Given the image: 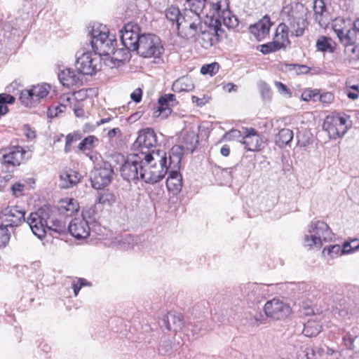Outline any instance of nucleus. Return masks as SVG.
<instances>
[{"label": "nucleus", "instance_id": "obj_42", "mask_svg": "<svg viewBox=\"0 0 359 359\" xmlns=\"http://www.w3.org/2000/svg\"><path fill=\"white\" fill-rule=\"evenodd\" d=\"M183 13H181L177 7L171 6L165 10V17L172 24H176L177 27H178V22L181 21V16Z\"/></svg>", "mask_w": 359, "mask_h": 359}, {"label": "nucleus", "instance_id": "obj_28", "mask_svg": "<svg viewBox=\"0 0 359 359\" xmlns=\"http://www.w3.org/2000/svg\"><path fill=\"white\" fill-rule=\"evenodd\" d=\"M170 172L168 177L166 180V186L169 191L174 194L179 193L182 187V177L179 172L178 168H175L172 165L169 164Z\"/></svg>", "mask_w": 359, "mask_h": 359}, {"label": "nucleus", "instance_id": "obj_60", "mask_svg": "<svg viewBox=\"0 0 359 359\" xmlns=\"http://www.w3.org/2000/svg\"><path fill=\"white\" fill-rule=\"evenodd\" d=\"M142 90L140 88H136L131 94L130 98L136 103H139L142 100Z\"/></svg>", "mask_w": 359, "mask_h": 359}, {"label": "nucleus", "instance_id": "obj_46", "mask_svg": "<svg viewBox=\"0 0 359 359\" xmlns=\"http://www.w3.org/2000/svg\"><path fill=\"white\" fill-rule=\"evenodd\" d=\"M344 48V52L348 57L350 62L359 60V45L358 43Z\"/></svg>", "mask_w": 359, "mask_h": 359}, {"label": "nucleus", "instance_id": "obj_52", "mask_svg": "<svg viewBox=\"0 0 359 359\" xmlns=\"http://www.w3.org/2000/svg\"><path fill=\"white\" fill-rule=\"evenodd\" d=\"M244 135L242 134L241 131L236 130V129H232L230 131L226 133L224 136L222 137L223 140L226 141H231V140H240V138H243Z\"/></svg>", "mask_w": 359, "mask_h": 359}, {"label": "nucleus", "instance_id": "obj_27", "mask_svg": "<svg viewBox=\"0 0 359 359\" xmlns=\"http://www.w3.org/2000/svg\"><path fill=\"white\" fill-rule=\"evenodd\" d=\"M273 22L271 21L270 18L266 15L257 22L251 25L249 27V30L258 41H261L269 34Z\"/></svg>", "mask_w": 359, "mask_h": 359}, {"label": "nucleus", "instance_id": "obj_18", "mask_svg": "<svg viewBox=\"0 0 359 359\" xmlns=\"http://www.w3.org/2000/svg\"><path fill=\"white\" fill-rule=\"evenodd\" d=\"M323 129L327 133L330 138L337 139L342 137L347 131V120L339 115L327 116L323 124Z\"/></svg>", "mask_w": 359, "mask_h": 359}, {"label": "nucleus", "instance_id": "obj_13", "mask_svg": "<svg viewBox=\"0 0 359 359\" xmlns=\"http://www.w3.org/2000/svg\"><path fill=\"white\" fill-rule=\"evenodd\" d=\"M25 211L18 205H8L0 210L1 222L13 229L25 222Z\"/></svg>", "mask_w": 359, "mask_h": 359}, {"label": "nucleus", "instance_id": "obj_45", "mask_svg": "<svg viewBox=\"0 0 359 359\" xmlns=\"http://www.w3.org/2000/svg\"><path fill=\"white\" fill-rule=\"evenodd\" d=\"M115 201L116 196L113 194L109 191H104L100 194L96 200V203L101 204L104 206H111Z\"/></svg>", "mask_w": 359, "mask_h": 359}, {"label": "nucleus", "instance_id": "obj_64", "mask_svg": "<svg viewBox=\"0 0 359 359\" xmlns=\"http://www.w3.org/2000/svg\"><path fill=\"white\" fill-rule=\"evenodd\" d=\"M223 90L228 93L236 92L238 90V86L233 83H227L223 86Z\"/></svg>", "mask_w": 359, "mask_h": 359}, {"label": "nucleus", "instance_id": "obj_41", "mask_svg": "<svg viewBox=\"0 0 359 359\" xmlns=\"http://www.w3.org/2000/svg\"><path fill=\"white\" fill-rule=\"evenodd\" d=\"M98 142L99 140L97 137L94 135H89L81 140L78 146V148L82 151L91 150L97 145Z\"/></svg>", "mask_w": 359, "mask_h": 359}, {"label": "nucleus", "instance_id": "obj_8", "mask_svg": "<svg viewBox=\"0 0 359 359\" xmlns=\"http://www.w3.org/2000/svg\"><path fill=\"white\" fill-rule=\"evenodd\" d=\"M163 50L160 38L153 34H143L136 50L140 56L145 58L159 57Z\"/></svg>", "mask_w": 359, "mask_h": 359}, {"label": "nucleus", "instance_id": "obj_5", "mask_svg": "<svg viewBox=\"0 0 359 359\" xmlns=\"http://www.w3.org/2000/svg\"><path fill=\"white\" fill-rule=\"evenodd\" d=\"M198 143V137L194 132L184 131L182 135V144L175 145L172 147L169 157L170 165L175 168L180 165L182 158L185 152L193 153Z\"/></svg>", "mask_w": 359, "mask_h": 359}, {"label": "nucleus", "instance_id": "obj_44", "mask_svg": "<svg viewBox=\"0 0 359 359\" xmlns=\"http://www.w3.org/2000/svg\"><path fill=\"white\" fill-rule=\"evenodd\" d=\"M316 47L318 50L322 52L333 53L334 50V48L331 43V39L325 36H321L317 40Z\"/></svg>", "mask_w": 359, "mask_h": 359}, {"label": "nucleus", "instance_id": "obj_3", "mask_svg": "<svg viewBox=\"0 0 359 359\" xmlns=\"http://www.w3.org/2000/svg\"><path fill=\"white\" fill-rule=\"evenodd\" d=\"M90 43L95 53L101 55H109L116 46V39L109 29L102 25H95L89 31Z\"/></svg>", "mask_w": 359, "mask_h": 359}, {"label": "nucleus", "instance_id": "obj_49", "mask_svg": "<svg viewBox=\"0 0 359 359\" xmlns=\"http://www.w3.org/2000/svg\"><path fill=\"white\" fill-rule=\"evenodd\" d=\"M283 48H280V46H279V43L278 41H276L274 39H273V41L269 42L265 44H262L260 46L259 50L263 54H269L273 52H275L276 50H278L280 49H282Z\"/></svg>", "mask_w": 359, "mask_h": 359}, {"label": "nucleus", "instance_id": "obj_34", "mask_svg": "<svg viewBox=\"0 0 359 359\" xmlns=\"http://www.w3.org/2000/svg\"><path fill=\"white\" fill-rule=\"evenodd\" d=\"M59 212L66 217H71L79 209L77 201L73 198H65L60 201Z\"/></svg>", "mask_w": 359, "mask_h": 359}, {"label": "nucleus", "instance_id": "obj_56", "mask_svg": "<svg viewBox=\"0 0 359 359\" xmlns=\"http://www.w3.org/2000/svg\"><path fill=\"white\" fill-rule=\"evenodd\" d=\"M95 207H91L88 209H85L82 211V217L81 218H85L86 220L87 219H89L90 221L95 219Z\"/></svg>", "mask_w": 359, "mask_h": 359}, {"label": "nucleus", "instance_id": "obj_50", "mask_svg": "<svg viewBox=\"0 0 359 359\" xmlns=\"http://www.w3.org/2000/svg\"><path fill=\"white\" fill-rule=\"evenodd\" d=\"M219 69V64L217 62H212L203 65L201 68V73L202 74H210L213 76L218 72Z\"/></svg>", "mask_w": 359, "mask_h": 359}, {"label": "nucleus", "instance_id": "obj_23", "mask_svg": "<svg viewBox=\"0 0 359 359\" xmlns=\"http://www.w3.org/2000/svg\"><path fill=\"white\" fill-rule=\"evenodd\" d=\"M241 291L244 299L250 304H258L264 298V286L255 283H247Z\"/></svg>", "mask_w": 359, "mask_h": 359}, {"label": "nucleus", "instance_id": "obj_36", "mask_svg": "<svg viewBox=\"0 0 359 359\" xmlns=\"http://www.w3.org/2000/svg\"><path fill=\"white\" fill-rule=\"evenodd\" d=\"M293 138V132L289 128H283L275 137V142L277 145L283 147L289 144Z\"/></svg>", "mask_w": 359, "mask_h": 359}, {"label": "nucleus", "instance_id": "obj_22", "mask_svg": "<svg viewBox=\"0 0 359 359\" xmlns=\"http://www.w3.org/2000/svg\"><path fill=\"white\" fill-rule=\"evenodd\" d=\"M88 222L85 218H74L68 225V230L71 235L77 240L87 238L90 236V231Z\"/></svg>", "mask_w": 359, "mask_h": 359}, {"label": "nucleus", "instance_id": "obj_40", "mask_svg": "<svg viewBox=\"0 0 359 359\" xmlns=\"http://www.w3.org/2000/svg\"><path fill=\"white\" fill-rule=\"evenodd\" d=\"M114 244L123 250H128L133 247L134 237L130 234L121 235L116 238Z\"/></svg>", "mask_w": 359, "mask_h": 359}, {"label": "nucleus", "instance_id": "obj_21", "mask_svg": "<svg viewBox=\"0 0 359 359\" xmlns=\"http://www.w3.org/2000/svg\"><path fill=\"white\" fill-rule=\"evenodd\" d=\"M334 314L342 320H351L359 316V304L350 299L342 298L336 306Z\"/></svg>", "mask_w": 359, "mask_h": 359}, {"label": "nucleus", "instance_id": "obj_11", "mask_svg": "<svg viewBox=\"0 0 359 359\" xmlns=\"http://www.w3.org/2000/svg\"><path fill=\"white\" fill-rule=\"evenodd\" d=\"M50 219V210L48 208H40L32 212L26 222L34 235L41 238L46 232L48 219Z\"/></svg>", "mask_w": 359, "mask_h": 359}, {"label": "nucleus", "instance_id": "obj_57", "mask_svg": "<svg viewBox=\"0 0 359 359\" xmlns=\"http://www.w3.org/2000/svg\"><path fill=\"white\" fill-rule=\"evenodd\" d=\"M315 353L311 348H306L299 354L300 359H314Z\"/></svg>", "mask_w": 359, "mask_h": 359}, {"label": "nucleus", "instance_id": "obj_17", "mask_svg": "<svg viewBox=\"0 0 359 359\" xmlns=\"http://www.w3.org/2000/svg\"><path fill=\"white\" fill-rule=\"evenodd\" d=\"M114 170L108 162H104L100 167H95L90 174L92 187L95 189H101L107 187L111 182Z\"/></svg>", "mask_w": 359, "mask_h": 359}, {"label": "nucleus", "instance_id": "obj_29", "mask_svg": "<svg viewBox=\"0 0 359 359\" xmlns=\"http://www.w3.org/2000/svg\"><path fill=\"white\" fill-rule=\"evenodd\" d=\"M334 31L344 47L358 43L357 34L351 27L348 29L337 28L334 25Z\"/></svg>", "mask_w": 359, "mask_h": 359}, {"label": "nucleus", "instance_id": "obj_33", "mask_svg": "<svg viewBox=\"0 0 359 359\" xmlns=\"http://www.w3.org/2000/svg\"><path fill=\"white\" fill-rule=\"evenodd\" d=\"M289 29V25H286L285 22L279 24L276 28L273 39L278 42L280 48H285L287 45L290 44L288 38Z\"/></svg>", "mask_w": 359, "mask_h": 359}, {"label": "nucleus", "instance_id": "obj_4", "mask_svg": "<svg viewBox=\"0 0 359 359\" xmlns=\"http://www.w3.org/2000/svg\"><path fill=\"white\" fill-rule=\"evenodd\" d=\"M333 233L329 226L323 221L313 220L308 227V234L304 238L305 246L320 248L323 242L332 241Z\"/></svg>", "mask_w": 359, "mask_h": 359}, {"label": "nucleus", "instance_id": "obj_55", "mask_svg": "<svg viewBox=\"0 0 359 359\" xmlns=\"http://www.w3.org/2000/svg\"><path fill=\"white\" fill-rule=\"evenodd\" d=\"M186 8L184 11H191L194 14H196L197 15L200 16L201 13L202 12L203 9H198L197 7L196 2L194 1H187L185 4Z\"/></svg>", "mask_w": 359, "mask_h": 359}, {"label": "nucleus", "instance_id": "obj_15", "mask_svg": "<svg viewBox=\"0 0 359 359\" xmlns=\"http://www.w3.org/2000/svg\"><path fill=\"white\" fill-rule=\"evenodd\" d=\"M223 33L224 30L221 27L220 21L215 20L210 26L205 25L204 29L203 27H200L196 40L192 41L198 42L203 48L208 49L213 44L214 36L219 38Z\"/></svg>", "mask_w": 359, "mask_h": 359}, {"label": "nucleus", "instance_id": "obj_12", "mask_svg": "<svg viewBox=\"0 0 359 359\" xmlns=\"http://www.w3.org/2000/svg\"><path fill=\"white\" fill-rule=\"evenodd\" d=\"M50 90V86L48 83L33 86L30 89H25L21 91L20 100L25 107H34L47 97Z\"/></svg>", "mask_w": 359, "mask_h": 359}, {"label": "nucleus", "instance_id": "obj_38", "mask_svg": "<svg viewBox=\"0 0 359 359\" xmlns=\"http://www.w3.org/2000/svg\"><path fill=\"white\" fill-rule=\"evenodd\" d=\"M313 11L316 21H317L320 26L325 24V22L323 21V18L324 13L326 11V7L323 0H314Z\"/></svg>", "mask_w": 359, "mask_h": 359}, {"label": "nucleus", "instance_id": "obj_25", "mask_svg": "<svg viewBox=\"0 0 359 359\" xmlns=\"http://www.w3.org/2000/svg\"><path fill=\"white\" fill-rule=\"evenodd\" d=\"M248 151H259L264 147V141L254 128H245L243 141H241Z\"/></svg>", "mask_w": 359, "mask_h": 359}, {"label": "nucleus", "instance_id": "obj_30", "mask_svg": "<svg viewBox=\"0 0 359 359\" xmlns=\"http://www.w3.org/2000/svg\"><path fill=\"white\" fill-rule=\"evenodd\" d=\"M81 180V175L77 172L69 169L60 174V186L63 189H68L76 185Z\"/></svg>", "mask_w": 359, "mask_h": 359}, {"label": "nucleus", "instance_id": "obj_10", "mask_svg": "<svg viewBox=\"0 0 359 359\" xmlns=\"http://www.w3.org/2000/svg\"><path fill=\"white\" fill-rule=\"evenodd\" d=\"M76 57V68L82 76H93L101 68V57L95 52H84Z\"/></svg>", "mask_w": 359, "mask_h": 359}, {"label": "nucleus", "instance_id": "obj_20", "mask_svg": "<svg viewBox=\"0 0 359 359\" xmlns=\"http://www.w3.org/2000/svg\"><path fill=\"white\" fill-rule=\"evenodd\" d=\"M264 309L267 317L277 320L285 318L290 313V306L277 299L268 301L265 304Z\"/></svg>", "mask_w": 359, "mask_h": 359}, {"label": "nucleus", "instance_id": "obj_1", "mask_svg": "<svg viewBox=\"0 0 359 359\" xmlns=\"http://www.w3.org/2000/svg\"><path fill=\"white\" fill-rule=\"evenodd\" d=\"M144 169L141 170L140 178L146 183L155 184L164 178L168 172L169 158L163 150L158 149L144 155Z\"/></svg>", "mask_w": 359, "mask_h": 359}, {"label": "nucleus", "instance_id": "obj_43", "mask_svg": "<svg viewBox=\"0 0 359 359\" xmlns=\"http://www.w3.org/2000/svg\"><path fill=\"white\" fill-rule=\"evenodd\" d=\"M158 109L154 112V116H161L162 118H165L171 114V104L168 102H161V97L158 99Z\"/></svg>", "mask_w": 359, "mask_h": 359}, {"label": "nucleus", "instance_id": "obj_47", "mask_svg": "<svg viewBox=\"0 0 359 359\" xmlns=\"http://www.w3.org/2000/svg\"><path fill=\"white\" fill-rule=\"evenodd\" d=\"M322 254L323 256L327 255L331 259H334L339 255H342L341 246L339 245H332L328 247L324 248Z\"/></svg>", "mask_w": 359, "mask_h": 359}, {"label": "nucleus", "instance_id": "obj_16", "mask_svg": "<svg viewBox=\"0 0 359 359\" xmlns=\"http://www.w3.org/2000/svg\"><path fill=\"white\" fill-rule=\"evenodd\" d=\"M121 41L123 46L130 51L138 49L139 41L143 34L138 25L129 22L120 30Z\"/></svg>", "mask_w": 359, "mask_h": 359}, {"label": "nucleus", "instance_id": "obj_58", "mask_svg": "<svg viewBox=\"0 0 359 359\" xmlns=\"http://www.w3.org/2000/svg\"><path fill=\"white\" fill-rule=\"evenodd\" d=\"M15 97L13 95L6 93L0 94V105L4 104H13L15 102Z\"/></svg>", "mask_w": 359, "mask_h": 359}, {"label": "nucleus", "instance_id": "obj_37", "mask_svg": "<svg viewBox=\"0 0 359 359\" xmlns=\"http://www.w3.org/2000/svg\"><path fill=\"white\" fill-rule=\"evenodd\" d=\"M129 50L125 48L115 49L109 55L114 65H120L129 57Z\"/></svg>", "mask_w": 359, "mask_h": 359}, {"label": "nucleus", "instance_id": "obj_24", "mask_svg": "<svg viewBox=\"0 0 359 359\" xmlns=\"http://www.w3.org/2000/svg\"><path fill=\"white\" fill-rule=\"evenodd\" d=\"M161 327L170 331L177 332L183 328L184 322L182 314L175 312H168L158 322Z\"/></svg>", "mask_w": 359, "mask_h": 359}, {"label": "nucleus", "instance_id": "obj_51", "mask_svg": "<svg viewBox=\"0 0 359 359\" xmlns=\"http://www.w3.org/2000/svg\"><path fill=\"white\" fill-rule=\"evenodd\" d=\"M318 90L306 89L303 91L301 97L302 100L305 102H309L311 100L316 102V100H318Z\"/></svg>", "mask_w": 359, "mask_h": 359}, {"label": "nucleus", "instance_id": "obj_9", "mask_svg": "<svg viewBox=\"0 0 359 359\" xmlns=\"http://www.w3.org/2000/svg\"><path fill=\"white\" fill-rule=\"evenodd\" d=\"M144 158L139 154H131L121 165L120 172L123 180L137 184L140 178L141 170L144 169Z\"/></svg>", "mask_w": 359, "mask_h": 359}, {"label": "nucleus", "instance_id": "obj_59", "mask_svg": "<svg viewBox=\"0 0 359 359\" xmlns=\"http://www.w3.org/2000/svg\"><path fill=\"white\" fill-rule=\"evenodd\" d=\"M274 85L280 93L284 94V95L287 94V95H289V96L291 95V93H290V90L283 83H281L280 81H274Z\"/></svg>", "mask_w": 359, "mask_h": 359}, {"label": "nucleus", "instance_id": "obj_6", "mask_svg": "<svg viewBox=\"0 0 359 359\" xmlns=\"http://www.w3.org/2000/svg\"><path fill=\"white\" fill-rule=\"evenodd\" d=\"M30 157V153L20 146L5 148L0 151L1 164L4 169L8 172H12L15 167L20 165L23 161Z\"/></svg>", "mask_w": 359, "mask_h": 359}, {"label": "nucleus", "instance_id": "obj_61", "mask_svg": "<svg viewBox=\"0 0 359 359\" xmlns=\"http://www.w3.org/2000/svg\"><path fill=\"white\" fill-rule=\"evenodd\" d=\"M289 69H294L297 72H307L309 70V68L306 65H299L297 64H291L288 65Z\"/></svg>", "mask_w": 359, "mask_h": 359}, {"label": "nucleus", "instance_id": "obj_2", "mask_svg": "<svg viewBox=\"0 0 359 359\" xmlns=\"http://www.w3.org/2000/svg\"><path fill=\"white\" fill-rule=\"evenodd\" d=\"M307 13V8L297 1H292L283 6L280 16L288 24L291 36L300 37L304 34L308 25Z\"/></svg>", "mask_w": 359, "mask_h": 359}, {"label": "nucleus", "instance_id": "obj_31", "mask_svg": "<svg viewBox=\"0 0 359 359\" xmlns=\"http://www.w3.org/2000/svg\"><path fill=\"white\" fill-rule=\"evenodd\" d=\"M320 315H314L304 324L302 333L309 337L316 336L321 330Z\"/></svg>", "mask_w": 359, "mask_h": 359}, {"label": "nucleus", "instance_id": "obj_39", "mask_svg": "<svg viewBox=\"0 0 359 359\" xmlns=\"http://www.w3.org/2000/svg\"><path fill=\"white\" fill-rule=\"evenodd\" d=\"M47 229L53 231L58 233H62L66 231V224L65 222L55 218L50 210V219H48Z\"/></svg>", "mask_w": 359, "mask_h": 359}, {"label": "nucleus", "instance_id": "obj_14", "mask_svg": "<svg viewBox=\"0 0 359 359\" xmlns=\"http://www.w3.org/2000/svg\"><path fill=\"white\" fill-rule=\"evenodd\" d=\"M157 137L152 128H147L141 130L135 142L133 143V147L138 149L140 151V156L142 158L144 155L151 153L155 150L157 145Z\"/></svg>", "mask_w": 359, "mask_h": 359}, {"label": "nucleus", "instance_id": "obj_26", "mask_svg": "<svg viewBox=\"0 0 359 359\" xmlns=\"http://www.w3.org/2000/svg\"><path fill=\"white\" fill-rule=\"evenodd\" d=\"M58 79L62 86L69 88L74 86L82 84L83 76L78 70L75 71L69 68L59 70Z\"/></svg>", "mask_w": 359, "mask_h": 359}, {"label": "nucleus", "instance_id": "obj_54", "mask_svg": "<svg viewBox=\"0 0 359 359\" xmlns=\"http://www.w3.org/2000/svg\"><path fill=\"white\" fill-rule=\"evenodd\" d=\"M334 95L332 93L326 92L318 95V100L324 104H330L334 100Z\"/></svg>", "mask_w": 359, "mask_h": 359}, {"label": "nucleus", "instance_id": "obj_19", "mask_svg": "<svg viewBox=\"0 0 359 359\" xmlns=\"http://www.w3.org/2000/svg\"><path fill=\"white\" fill-rule=\"evenodd\" d=\"M228 0H219L217 3L212 4V8L217 14L220 24L222 22L228 28H234L238 25V20L236 15L232 14L229 8Z\"/></svg>", "mask_w": 359, "mask_h": 359}, {"label": "nucleus", "instance_id": "obj_35", "mask_svg": "<svg viewBox=\"0 0 359 359\" xmlns=\"http://www.w3.org/2000/svg\"><path fill=\"white\" fill-rule=\"evenodd\" d=\"M194 88L191 79L189 77H182L176 80L172 85V90L175 92H189Z\"/></svg>", "mask_w": 359, "mask_h": 359}, {"label": "nucleus", "instance_id": "obj_48", "mask_svg": "<svg viewBox=\"0 0 359 359\" xmlns=\"http://www.w3.org/2000/svg\"><path fill=\"white\" fill-rule=\"evenodd\" d=\"M11 239V232L8 227L2 223L0 225V248H5Z\"/></svg>", "mask_w": 359, "mask_h": 359}, {"label": "nucleus", "instance_id": "obj_53", "mask_svg": "<svg viewBox=\"0 0 359 359\" xmlns=\"http://www.w3.org/2000/svg\"><path fill=\"white\" fill-rule=\"evenodd\" d=\"M66 109V106L63 104H60L59 106L55 107H50L48 109V116L50 118H54L57 116L59 114L62 113Z\"/></svg>", "mask_w": 359, "mask_h": 359}, {"label": "nucleus", "instance_id": "obj_62", "mask_svg": "<svg viewBox=\"0 0 359 359\" xmlns=\"http://www.w3.org/2000/svg\"><path fill=\"white\" fill-rule=\"evenodd\" d=\"M161 102H168L171 104V106H175L176 104L175 95L170 93L165 94L161 96Z\"/></svg>", "mask_w": 359, "mask_h": 359}, {"label": "nucleus", "instance_id": "obj_7", "mask_svg": "<svg viewBox=\"0 0 359 359\" xmlns=\"http://www.w3.org/2000/svg\"><path fill=\"white\" fill-rule=\"evenodd\" d=\"M202 27V21L199 15L194 14L191 11H184L177 29L182 37L192 41L196 40L200 27Z\"/></svg>", "mask_w": 359, "mask_h": 359}, {"label": "nucleus", "instance_id": "obj_63", "mask_svg": "<svg viewBox=\"0 0 359 359\" xmlns=\"http://www.w3.org/2000/svg\"><path fill=\"white\" fill-rule=\"evenodd\" d=\"M341 249H342L343 255L350 254V253L355 252L353 250V249L352 248L351 243H348V241L344 243L343 246L341 247Z\"/></svg>", "mask_w": 359, "mask_h": 359}, {"label": "nucleus", "instance_id": "obj_32", "mask_svg": "<svg viewBox=\"0 0 359 359\" xmlns=\"http://www.w3.org/2000/svg\"><path fill=\"white\" fill-rule=\"evenodd\" d=\"M358 328L353 327L352 332H346L342 337L343 344L350 350H354L355 352H359V334L358 333Z\"/></svg>", "mask_w": 359, "mask_h": 359}]
</instances>
